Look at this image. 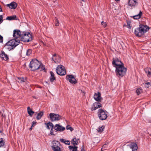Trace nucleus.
Masks as SVG:
<instances>
[{"label":"nucleus","mask_w":151,"mask_h":151,"mask_svg":"<svg viewBox=\"0 0 151 151\" xmlns=\"http://www.w3.org/2000/svg\"><path fill=\"white\" fill-rule=\"evenodd\" d=\"M47 83V81H46L45 83H44V85H45V84H46Z\"/></svg>","instance_id":"obj_45"},{"label":"nucleus","mask_w":151,"mask_h":151,"mask_svg":"<svg viewBox=\"0 0 151 151\" xmlns=\"http://www.w3.org/2000/svg\"><path fill=\"white\" fill-rule=\"evenodd\" d=\"M142 92V90L141 88H138L136 90V93L138 95H139Z\"/></svg>","instance_id":"obj_36"},{"label":"nucleus","mask_w":151,"mask_h":151,"mask_svg":"<svg viewBox=\"0 0 151 151\" xmlns=\"http://www.w3.org/2000/svg\"><path fill=\"white\" fill-rule=\"evenodd\" d=\"M18 82L19 83H22L25 82V79L23 78V77L22 78H18Z\"/></svg>","instance_id":"obj_32"},{"label":"nucleus","mask_w":151,"mask_h":151,"mask_svg":"<svg viewBox=\"0 0 151 151\" xmlns=\"http://www.w3.org/2000/svg\"><path fill=\"white\" fill-rule=\"evenodd\" d=\"M112 64L113 66L115 67L116 69L118 67L124 65L123 63L117 58H113Z\"/></svg>","instance_id":"obj_8"},{"label":"nucleus","mask_w":151,"mask_h":151,"mask_svg":"<svg viewBox=\"0 0 151 151\" xmlns=\"http://www.w3.org/2000/svg\"><path fill=\"white\" fill-rule=\"evenodd\" d=\"M149 29V27L147 26L140 24L138 28L135 29L134 33L136 36L140 37L148 31Z\"/></svg>","instance_id":"obj_1"},{"label":"nucleus","mask_w":151,"mask_h":151,"mask_svg":"<svg viewBox=\"0 0 151 151\" xmlns=\"http://www.w3.org/2000/svg\"><path fill=\"white\" fill-rule=\"evenodd\" d=\"M107 145L106 144L104 145L102 147L101 149V150L103 151V149H104L105 148L106 146Z\"/></svg>","instance_id":"obj_42"},{"label":"nucleus","mask_w":151,"mask_h":151,"mask_svg":"<svg viewBox=\"0 0 151 151\" xmlns=\"http://www.w3.org/2000/svg\"><path fill=\"white\" fill-rule=\"evenodd\" d=\"M27 111L29 114L30 115L32 116L34 113V112L31 110L29 107H27Z\"/></svg>","instance_id":"obj_31"},{"label":"nucleus","mask_w":151,"mask_h":151,"mask_svg":"<svg viewBox=\"0 0 151 151\" xmlns=\"http://www.w3.org/2000/svg\"><path fill=\"white\" fill-rule=\"evenodd\" d=\"M54 125L53 124L50 122H48V129H51L50 131V134L52 135H55V134L53 132V128L54 127Z\"/></svg>","instance_id":"obj_19"},{"label":"nucleus","mask_w":151,"mask_h":151,"mask_svg":"<svg viewBox=\"0 0 151 151\" xmlns=\"http://www.w3.org/2000/svg\"><path fill=\"white\" fill-rule=\"evenodd\" d=\"M52 60L55 63H60L61 61V58L58 55L54 54L52 55Z\"/></svg>","instance_id":"obj_11"},{"label":"nucleus","mask_w":151,"mask_h":151,"mask_svg":"<svg viewBox=\"0 0 151 151\" xmlns=\"http://www.w3.org/2000/svg\"><path fill=\"white\" fill-rule=\"evenodd\" d=\"M116 1H119V0H115Z\"/></svg>","instance_id":"obj_46"},{"label":"nucleus","mask_w":151,"mask_h":151,"mask_svg":"<svg viewBox=\"0 0 151 151\" xmlns=\"http://www.w3.org/2000/svg\"><path fill=\"white\" fill-rule=\"evenodd\" d=\"M29 66L32 71H35L38 69H40V70H44L45 69V68L41 65L40 62L37 59L32 60Z\"/></svg>","instance_id":"obj_2"},{"label":"nucleus","mask_w":151,"mask_h":151,"mask_svg":"<svg viewBox=\"0 0 151 151\" xmlns=\"http://www.w3.org/2000/svg\"><path fill=\"white\" fill-rule=\"evenodd\" d=\"M7 6L11 9H15L17 6V4L15 2H12L9 4L7 5Z\"/></svg>","instance_id":"obj_22"},{"label":"nucleus","mask_w":151,"mask_h":151,"mask_svg":"<svg viewBox=\"0 0 151 151\" xmlns=\"http://www.w3.org/2000/svg\"><path fill=\"white\" fill-rule=\"evenodd\" d=\"M78 91L80 92V93H82V95H83V96L84 95L85 93H84V91H82L81 89H78Z\"/></svg>","instance_id":"obj_38"},{"label":"nucleus","mask_w":151,"mask_h":151,"mask_svg":"<svg viewBox=\"0 0 151 151\" xmlns=\"http://www.w3.org/2000/svg\"><path fill=\"white\" fill-rule=\"evenodd\" d=\"M50 81L51 82H53L56 79L55 75L52 71H50Z\"/></svg>","instance_id":"obj_21"},{"label":"nucleus","mask_w":151,"mask_h":151,"mask_svg":"<svg viewBox=\"0 0 151 151\" xmlns=\"http://www.w3.org/2000/svg\"><path fill=\"white\" fill-rule=\"evenodd\" d=\"M45 124L46 125V127L47 128V123L45 122Z\"/></svg>","instance_id":"obj_44"},{"label":"nucleus","mask_w":151,"mask_h":151,"mask_svg":"<svg viewBox=\"0 0 151 151\" xmlns=\"http://www.w3.org/2000/svg\"><path fill=\"white\" fill-rule=\"evenodd\" d=\"M142 14V12L141 11H140L139 12L138 14L134 16V18L135 19H138L140 18Z\"/></svg>","instance_id":"obj_27"},{"label":"nucleus","mask_w":151,"mask_h":151,"mask_svg":"<svg viewBox=\"0 0 151 151\" xmlns=\"http://www.w3.org/2000/svg\"><path fill=\"white\" fill-rule=\"evenodd\" d=\"M66 129H68V128H67V127H66Z\"/></svg>","instance_id":"obj_47"},{"label":"nucleus","mask_w":151,"mask_h":151,"mask_svg":"<svg viewBox=\"0 0 151 151\" xmlns=\"http://www.w3.org/2000/svg\"><path fill=\"white\" fill-rule=\"evenodd\" d=\"M17 17L16 15L9 16L7 17L6 19L9 20H12L15 19Z\"/></svg>","instance_id":"obj_30"},{"label":"nucleus","mask_w":151,"mask_h":151,"mask_svg":"<svg viewBox=\"0 0 151 151\" xmlns=\"http://www.w3.org/2000/svg\"><path fill=\"white\" fill-rule=\"evenodd\" d=\"M32 50L30 49L27 50L26 52V55L27 56L30 55L32 53Z\"/></svg>","instance_id":"obj_34"},{"label":"nucleus","mask_w":151,"mask_h":151,"mask_svg":"<svg viewBox=\"0 0 151 151\" xmlns=\"http://www.w3.org/2000/svg\"><path fill=\"white\" fill-rule=\"evenodd\" d=\"M53 145L52 146V150L54 151H62L59 146L60 145V142L56 140H53L52 142Z\"/></svg>","instance_id":"obj_7"},{"label":"nucleus","mask_w":151,"mask_h":151,"mask_svg":"<svg viewBox=\"0 0 151 151\" xmlns=\"http://www.w3.org/2000/svg\"><path fill=\"white\" fill-rule=\"evenodd\" d=\"M82 0V1H83V0Z\"/></svg>","instance_id":"obj_48"},{"label":"nucleus","mask_w":151,"mask_h":151,"mask_svg":"<svg viewBox=\"0 0 151 151\" xmlns=\"http://www.w3.org/2000/svg\"><path fill=\"white\" fill-rule=\"evenodd\" d=\"M144 87L147 88H148L150 86H151V83L147 82L144 84Z\"/></svg>","instance_id":"obj_33"},{"label":"nucleus","mask_w":151,"mask_h":151,"mask_svg":"<svg viewBox=\"0 0 151 151\" xmlns=\"http://www.w3.org/2000/svg\"><path fill=\"white\" fill-rule=\"evenodd\" d=\"M93 98L96 101H101L102 98L101 97L100 93L98 92L97 93H95L94 94Z\"/></svg>","instance_id":"obj_16"},{"label":"nucleus","mask_w":151,"mask_h":151,"mask_svg":"<svg viewBox=\"0 0 151 151\" xmlns=\"http://www.w3.org/2000/svg\"><path fill=\"white\" fill-rule=\"evenodd\" d=\"M70 151H77L78 147L77 146H69L68 147Z\"/></svg>","instance_id":"obj_28"},{"label":"nucleus","mask_w":151,"mask_h":151,"mask_svg":"<svg viewBox=\"0 0 151 151\" xmlns=\"http://www.w3.org/2000/svg\"><path fill=\"white\" fill-rule=\"evenodd\" d=\"M60 140L61 142L64 143L65 145H69L70 144V142L69 140H66L63 139H60Z\"/></svg>","instance_id":"obj_25"},{"label":"nucleus","mask_w":151,"mask_h":151,"mask_svg":"<svg viewBox=\"0 0 151 151\" xmlns=\"http://www.w3.org/2000/svg\"><path fill=\"white\" fill-rule=\"evenodd\" d=\"M132 149V151H137L138 148L137 144L134 142L128 145Z\"/></svg>","instance_id":"obj_17"},{"label":"nucleus","mask_w":151,"mask_h":151,"mask_svg":"<svg viewBox=\"0 0 151 151\" xmlns=\"http://www.w3.org/2000/svg\"><path fill=\"white\" fill-rule=\"evenodd\" d=\"M23 32H20L19 30L15 29L13 31V37L16 39L19 38V39L21 37Z\"/></svg>","instance_id":"obj_12"},{"label":"nucleus","mask_w":151,"mask_h":151,"mask_svg":"<svg viewBox=\"0 0 151 151\" xmlns=\"http://www.w3.org/2000/svg\"><path fill=\"white\" fill-rule=\"evenodd\" d=\"M145 71L147 74L148 76L150 77L151 76V68H147L145 69Z\"/></svg>","instance_id":"obj_24"},{"label":"nucleus","mask_w":151,"mask_h":151,"mask_svg":"<svg viewBox=\"0 0 151 151\" xmlns=\"http://www.w3.org/2000/svg\"><path fill=\"white\" fill-rule=\"evenodd\" d=\"M3 42V37L0 35V42L1 43Z\"/></svg>","instance_id":"obj_41"},{"label":"nucleus","mask_w":151,"mask_h":151,"mask_svg":"<svg viewBox=\"0 0 151 151\" xmlns=\"http://www.w3.org/2000/svg\"><path fill=\"white\" fill-rule=\"evenodd\" d=\"M66 78L71 83L73 84H75L76 83V80L73 76L71 75H67L66 76Z\"/></svg>","instance_id":"obj_14"},{"label":"nucleus","mask_w":151,"mask_h":151,"mask_svg":"<svg viewBox=\"0 0 151 151\" xmlns=\"http://www.w3.org/2000/svg\"><path fill=\"white\" fill-rule=\"evenodd\" d=\"M79 140L78 138H76L75 137L72 139L71 141V143L74 145H77L78 144Z\"/></svg>","instance_id":"obj_23"},{"label":"nucleus","mask_w":151,"mask_h":151,"mask_svg":"<svg viewBox=\"0 0 151 151\" xmlns=\"http://www.w3.org/2000/svg\"><path fill=\"white\" fill-rule=\"evenodd\" d=\"M50 116V119L52 121H58L61 119V116L58 114L51 113Z\"/></svg>","instance_id":"obj_9"},{"label":"nucleus","mask_w":151,"mask_h":151,"mask_svg":"<svg viewBox=\"0 0 151 151\" xmlns=\"http://www.w3.org/2000/svg\"><path fill=\"white\" fill-rule=\"evenodd\" d=\"M54 128L56 132H61L65 130V127H63L62 125L59 124H56L54 127Z\"/></svg>","instance_id":"obj_13"},{"label":"nucleus","mask_w":151,"mask_h":151,"mask_svg":"<svg viewBox=\"0 0 151 151\" xmlns=\"http://www.w3.org/2000/svg\"><path fill=\"white\" fill-rule=\"evenodd\" d=\"M101 24L103 25V27H106L107 24L106 22H101Z\"/></svg>","instance_id":"obj_39"},{"label":"nucleus","mask_w":151,"mask_h":151,"mask_svg":"<svg viewBox=\"0 0 151 151\" xmlns=\"http://www.w3.org/2000/svg\"><path fill=\"white\" fill-rule=\"evenodd\" d=\"M2 9H1V6H0V12H2Z\"/></svg>","instance_id":"obj_43"},{"label":"nucleus","mask_w":151,"mask_h":151,"mask_svg":"<svg viewBox=\"0 0 151 151\" xmlns=\"http://www.w3.org/2000/svg\"><path fill=\"white\" fill-rule=\"evenodd\" d=\"M98 115L99 119L101 120H105L107 117L106 112L101 109L98 110Z\"/></svg>","instance_id":"obj_6"},{"label":"nucleus","mask_w":151,"mask_h":151,"mask_svg":"<svg viewBox=\"0 0 151 151\" xmlns=\"http://www.w3.org/2000/svg\"><path fill=\"white\" fill-rule=\"evenodd\" d=\"M137 0H129L128 5L132 8L135 7L137 4Z\"/></svg>","instance_id":"obj_18"},{"label":"nucleus","mask_w":151,"mask_h":151,"mask_svg":"<svg viewBox=\"0 0 151 151\" xmlns=\"http://www.w3.org/2000/svg\"><path fill=\"white\" fill-rule=\"evenodd\" d=\"M59 25V22L58 20L57 19H56V23L55 25L56 26H58Z\"/></svg>","instance_id":"obj_40"},{"label":"nucleus","mask_w":151,"mask_h":151,"mask_svg":"<svg viewBox=\"0 0 151 151\" xmlns=\"http://www.w3.org/2000/svg\"><path fill=\"white\" fill-rule=\"evenodd\" d=\"M127 70V68L124 66V65H123L116 69V75L118 78H120L125 75Z\"/></svg>","instance_id":"obj_3"},{"label":"nucleus","mask_w":151,"mask_h":151,"mask_svg":"<svg viewBox=\"0 0 151 151\" xmlns=\"http://www.w3.org/2000/svg\"><path fill=\"white\" fill-rule=\"evenodd\" d=\"M1 140L0 141V147L4 146L5 143L3 140V139L1 138Z\"/></svg>","instance_id":"obj_35"},{"label":"nucleus","mask_w":151,"mask_h":151,"mask_svg":"<svg viewBox=\"0 0 151 151\" xmlns=\"http://www.w3.org/2000/svg\"><path fill=\"white\" fill-rule=\"evenodd\" d=\"M150 135H151V134H150Z\"/></svg>","instance_id":"obj_49"},{"label":"nucleus","mask_w":151,"mask_h":151,"mask_svg":"<svg viewBox=\"0 0 151 151\" xmlns=\"http://www.w3.org/2000/svg\"><path fill=\"white\" fill-rule=\"evenodd\" d=\"M0 57L2 60L5 61L8 60L9 59L7 55L3 51H2L0 54Z\"/></svg>","instance_id":"obj_20"},{"label":"nucleus","mask_w":151,"mask_h":151,"mask_svg":"<svg viewBox=\"0 0 151 151\" xmlns=\"http://www.w3.org/2000/svg\"><path fill=\"white\" fill-rule=\"evenodd\" d=\"M43 115V112L41 111L37 114V116H36V119L37 120L40 119Z\"/></svg>","instance_id":"obj_29"},{"label":"nucleus","mask_w":151,"mask_h":151,"mask_svg":"<svg viewBox=\"0 0 151 151\" xmlns=\"http://www.w3.org/2000/svg\"><path fill=\"white\" fill-rule=\"evenodd\" d=\"M19 40L15 39H14L10 41L7 43V45L10 46H11L12 48H14L19 44Z\"/></svg>","instance_id":"obj_10"},{"label":"nucleus","mask_w":151,"mask_h":151,"mask_svg":"<svg viewBox=\"0 0 151 151\" xmlns=\"http://www.w3.org/2000/svg\"><path fill=\"white\" fill-rule=\"evenodd\" d=\"M56 73L60 76H64L66 73V70L64 66L60 65H58L56 68Z\"/></svg>","instance_id":"obj_5"},{"label":"nucleus","mask_w":151,"mask_h":151,"mask_svg":"<svg viewBox=\"0 0 151 151\" xmlns=\"http://www.w3.org/2000/svg\"><path fill=\"white\" fill-rule=\"evenodd\" d=\"M104 126L103 125L102 126H99L97 129V131L99 133H101L104 131Z\"/></svg>","instance_id":"obj_26"},{"label":"nucleus","mask_w":151,"mask_h":151,"mask_svg":"<svg viewBox=\"0 0 151 151\" xmlns=\"http://www.w3.org/2000/svg\"><path fill=\"white\" fill-rule=\"evenodd\" d=\"M37 122L35 121H34L32 122V124L29 129L31 130L32 129V127H34L36 124Z\"/></svg>","instance_id":"obj_37"},{"label":"nucleus","mask_w":151,"mask_h":151,"mask_svg":"<svg viewBox=\"0 0 151 151\" xmlns=\"http://www.w3.org/2000/svg\"><path fill=\"white\" fill-rule=\"evenodd\" d=\"M20 40L24 42H29L32 40L31 35L29 32H23Z\"/></svg>","instance_id":"obj_4"},{"label":"nucleus","mask_w":151,"mask_h":151,"mask_svg":"<svg viewBox=\"0 0 151 151\" xmlns=\"http://www.w3.org/2000/svg\"><path fill=\"white\" fill-rule=\"evenodd\" d=\"M101 107V104L100 103L95 102L92 105L91 110V111H94Z\"/></svg>","instance_id":"obj_15"}]
</instances>
